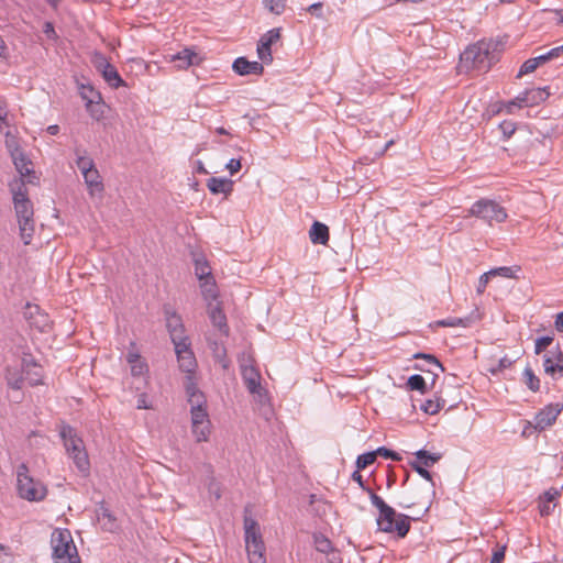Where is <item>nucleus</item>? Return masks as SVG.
<instances>
[{"label": "nucleus", "mask_w": 563, "mask_h": 563, "mask_svg": "<svg viewBox=\"0 0 563 563\" xmlns=\"http://www.w3.org/2000/svg\"><path fill=\"white\" fill-rule=\"evenodd\" d=\"M10 190L12 192L14 211L19 223L20 236L23 243L29 245L31 244L35 231L33 203L27 197V189L22 178L14 179L10 184Z\"/></svg>", "instance_id": "f257e3e1"}, {"label": "nucleus", "mask_w": 563, "mask_h": 563, "mask_svg": "<svg viewBox=\"0 0 563 563\" xmlns=\"http://www.w3.org/2000/svg\"><path fill=\"white\" fill-rule=\"evenodd\" d=\"M496 47L492 41H479L470 45L460 56L462 69L487 71L498 59Z\"/></svg>", "instance_id": "f03ea898"}, {"label": "nucleus", "mask_w": 563, "mask_h": 563, "mask_svg": "<svg viewBox=\"0 0 563 563\" xmlns=\"http://www.w3.org/2000/svg\"><path fill=\"white\" fill-rule=\"evenodd\" d=\"M59 435L68 456L73 460L77 470L84 476H87L90 471V462L82 439L69 424L60 426Z\"/></svg>", "instance_id": "7ed1b4c3"}, {"label": "nucleus", "mask_w": 563, "mask_h": 563, "mask_svg": "<svg viewBox=\"0 0 563 563\" xmlns=\"http://www.w3.org/2000/svg\"><path fill=\"white\" fill-rule=\"evenodd\" d=\"M51 544L54 563H81L70 530H54Z\"/></svg>", "instance_id": "20e7f679"}, {"label": "nucleus", "mask_w": 563, "mask_h": 563, "mask_svg": "<svg viewBox=\"0 0 563 563\" xmlns=\"http://www.w3.org/2000/svg\"><path fill=\"white\" fill-rule=\"evenodd\" d=\"M16 490L18 495L27 501H41L47 495L46 486L30 475L25 463L16 467Z\"/></svg>", "instance_id": "39448f33"}, {"label": "nucleus", "mask_w": 563, "mask_h": 563, "mask_svg": "<svg viewBox=\"0 0 563 563\" xmlns=\"http://www.w3.org/2000/svg\"><path fill=\"white\" fill-rule=\"evenodd\" d=\"M468 214L487 222L489 225L493 222L501 223L508 217L506 209L501 205L486 198L475 201L468 209Z\"/></svg>", "instance_id": "423d86ee"}, {"label": "nucleus", "mask_w": 563, "mask_h": 563, "mask_svg": "<svg viewBox=\"0 0 563 563\" xmlns=\"http://www.w3.org/2000/svg\"><path fill=\"white\" fill-rule=\"evenodd\" d=\"M245 548L250 563H266V547L262 530H244Z\"/></svg>", "instance_id": "0eeeda50"}, {"label": "nucleus", "mask_w": 563, "mask_h": 563, "mask_svg": "<svg viewBox=\"0 0 563 563\" xmlns=\"http://www.w3.org/2000/svg\"><path fill=\"white\" fill-rule=\"evenodd\" d=\"M4 380L7 387L14 391L12 396H8L9 399L15 404H20L24 397L22 393L23 384L25 382L23 364L8 365L4 368Z\"/></svg>", "instance_id": "6e6552de"}, {"label": "nucleus", "mask_w": 563, "mask_h": 563, "mask_svg": "<svg viewBox=\"0 0 563 563\" xmlns=\"http://www.w3.org/2000/svg\"><path fill=\"white\" fill-rule=\"evenodd\" d=\"M399 506L406 511L398 514L397 522L394 528H410L412 523H417L419 521L424 522L423 518L429 512V507L424 505L413 506L410 504L400 503Z\"/></svg>", "instance_id": "1a4fd4ad"}, {"label": "nucleus", "mask_w": 563, "mask_h": 563, "mask_svg": "<svg viewBox=\"0 0 563 563\" xmlns=\"http://www.w3.org/2000/svg\"><path fill=\"white\" fill-rule=\"evenodd\" d=\"M96 68L102 74L103 79L111 88L117 89L119 87L126 86L117 68L101 54L96 55Z\"/></svg>", "instance_id": "9d476101"}, {"label": "nucleus", "mask_w": 563, "mask_h": 563, "mask_svg": "<svg viewBox=\"0 0 563 563\" xmlns=\"http://www.w3.org/2000/svg\"><path fill=\"white\" fill-rule=\"evenodd\" d=\"M369 498L372 505L376 507L379 512L377 517L378 526H380L382 522H386L388 525L386 528H394V526L397 522L398 516L396 510L389 505H387L380 496L376 495L373 492H371Z\"/></svg>", "instance_id": "9b49d317"}, {"label": "nucleus", "mask_w": 563, "mask_h": 563, "mask_svg": "<svg viewBox=\"0 0 563 563\" xmlns=\"http://www.w3.org/2000/svg\"><path fill=\"white\" fill-rule=\"evenodd\" d=\"M280 27H275L265 33L258 41L257 54L264 64L273 60L271 46L280 38Z\"/></svg>", "instance_id": "f8f14e48"}, {"label": "nucleus", "mask_w": 563, "mask_h": 563, "mask_svg": "<svg viewBox=\"0 0 563 563\" xmlns=\"http://www.w3.org/2000/svg\"><path fill=\"white\" fill-rule=\"evenodd\" d=\"M563 409L562 404H550L541 409L534 418V428L542 431L552 426Z\"/></svg>", "instance_id": "ddd939ff"}, {"label": "nucleus", "mask_w": 563, "mask_h": 563, "mask_svg": "<svg viewBox=\"0 0 563 563\" xmlns=\"http://www.w3.org/2000/svg\"><path fill=\"white\" fill-rule=\"evenodd\" d=\"M24 380L30 386H37L43 384V373L41 365L37 364L35 358L31 354H24L22 357Z\"/></svg>", "instance_id": "4468645a"}, {"label": "nucleus", "mask_w": 563, "mask_h": 563, "mask_svg": "<svg viewBox=\"0 0 563 563\" xmlns=\"http://www.w3.org/2000/svg\"><path fill=\"white\" fill-rule=\"evenodd\" d=\"M166 327L174 345L189 341L185 335V328L181 317L176 312L166 311Z\"/></svg>", "instance_id": "2eb2a0df"}, {"label": "nucleus", "mask_w": 563, "mask_h": 563, "mask_svg": "<svg viewBox=\"0 0 563 563\" xmlns=\"http://www.w3.org/2000/svg\"><path fill=\"white\" fill-rule=\"evenodd\" d=\"M179 368L185 373H192L197 367V362L192 351L190 350V342H183L175 345Z\"/></svg>", "instance_id": "dca6fc26"}, {"label": "nucleus", "mask_w": 563, "mask_h": 563, "mask_svg": "<svg viewBox=\"0 0 563 563\" xmlns=\"http://www.w3.org/2000/svg\"><path fill=\"white\" fill-rule=\"evenodd\" d=\"M241 375L247 390L252 395H257L258 397H262L264 389L262 388L261 385V375L258 371L253 365H242Z\"/></svg>", "instance_id": "f3484780"}, {"label": "nucleus", "mask_w": 563, "mask_h": 563, "mask_svg": "<svg viewBox=\"0 0 563 563\" xmlns=\"http://www.w3.org/2000/svg\"><path fill=\"white\" fill-rule=\"evenodd\" d=\"M549 92L547 91V88H533L528 89L523 92H521L517 98L516 101H514L515 104H518L519 107H532L541 101H544L549 97Z\"/></svg>", "instance_id": "a211bd4d"}, {"label": "nucleus", "mask_w": 563, "mask_h": 563, "mask_svg": "<svg viewBox=\"0 0 563 563\" xmlns=\"http://www.w3.org/2000/svg\"><path fill=\"white\" fill-rule=\"evenodd\" d=\"M233 70L241 76L246 75H262L264 73V66L258 62H250L245 57H239L233 62Z\"/></svg>", "instance_id": "6ab92c4d"}, {"label": "nucleus", "mask_w": 563, "mask_h": 563, "mask_svg": "<svg viewBox=\"0 0 563 563\" xmlns=\"http://www.w3.org/2000/svg\"><path fill=\"white\" fill-rule=\"evenodd\" d=\"M208 314L213 327L218 328L221 333L228 335L229 325L227 323V317L223 313L219 302H208Z\"/></svg>", "instance_id": "aec40b11"}, {"label": "nucleus", "mask_w": 563, "mask_h": 563, "mask_svg": "<svg viewBox=\"0 0 563 563\" xmlns=\"http://www.w3.org/2000/svg\"><path fill=\"white\" fill-rule=\"evenodd\" d=\"M561 496V493L556 488H550L539 497V511L541 516L550 515L556 507V500Z\"/></svg>", "instance_id": "412c9836"}, {"label": "nucleus", "mask_w": 563, "mask_h": 563, "mask_svg": "<svg viewBox=\"0 0 563 563\" xmlns=\"http://www.w3.org/2000/svg\"><path fill=\"white\" fill-rule=\"evenodd\" d=\"M198 55L190 48H184L183 51L173 54L168 57L169 62L177 63L178 69H186L191 65L198 64Z\"/></svg>", "instance_id": "4be33fe9"}, {"label": "nucleus", "mask_w": 563, "mask_h": 563, "mask_svg": "<svg viewBox=\"0 0 563 563\" xmlns=\"http://www.w3.org/2000/svg\"><path fill=\"white\" fill-rule=\"evenodd\" d=\"M85 183L88 187L89 195L95 196V194H102L104 190L103 183L101 180V176L96 167L87 172V174L82 175Z\"/></svg>", "instance_id": "5701e85b"}, {"label": "nucleus", "mask_w": 563, "mask_h": 563, "mask_svg": "<svg viewBox=\"0 0 563 563\" xmlns=\"http://www.w3.org/2000/svg\"><path fill=\"white\" fill-rule=\"evenodd\" d=\"M207 187L213 195H230L233 190V181L227 178L211 177L207 180Z\"/></svg>", "instance_id": "b1692460"}, {"label": "nucleus", "mask_w": 563, "mask_h": 563, "mask_svg": "<svg viewBox=\"0 0 563 563\" xmlns=\"http://www.w3.org/2000/svg\"><path fill=\"white\" fill-rule=\"evenodd\" d=\"M313 244H327L329 241V228L319 221H314L309 231Z\"/></svg>", "instance_id": "393cba45"}, {"label": "nucleus", "mask_w": 563, "mask_h": 563, "mask_svg": "<svg viewBox=\"0 0 563 563\" xmlns=\"http://www.w3.org/2000/svg\"><path fill=\"white\" fill-rule=\"evenodd\" d=\"M332 510V506L323 500L322 498L317 497L316 495L310 496V505H309V511L314 515L316 517H319L321 520L330 514Z\"/></svg>", "instance_id": "a878e982"}, {"label": "nucleus", "mask_w": 563, "mask_h": 563, "mask_svg": "<svg viewBox=\"0 0 563 563\" xmlns=\"http://www.w3.org/2000/svg\"><path fill=\"white\" fill-rule=\"evenodd\" d=\"M126 361L131 366V374L133 376H141L147 372V364L142 361L141 355L136 351H130L126 355Z\"/></svg>", "instance_id": "bb28decb"}, {"label": "nucleus", "mask_w": 563, "mask_h": 563, "mask_svg": "<svg viewBox=\"0 0 563 563\" xmlns=\"http://www.w3.org/2000/svg\"><path fill=\"white\" fill-rule=\"evenodd\" d=\"M442 459L441 453H430L426 450H419L415 453V460L420 466L432 467L435 463H438Z\"/></svg>", "instance_id": "cd10ccee"}, {"label": "nucleus", "mask_w": 563, "mask_h": 563, "mask_svg": "<svg viewBox=\"0 0 563 563\" xmlns=\"http://www.w3.org/2000/svg\"><path fill=\"white\" fill-rule=\"evenodd\" d=\"M313 542L317 551L324 554H334L335 548L333 545V542L330 540L328 536H325L321 531H316L313 533Z\"/></svg>", "instance_id": "c85d7f7f"}, {"label": "nucleus", "mask_w": 563, "mask_h": 563, "mask_svg": "<svg viewBox=\"0 0 563 563\" xmlns=\"http://www.w3.org/2000/svg\"><path fill=\"white\" fill-rule=\"evenodd\" d=\"M200 282H201L200 287H201V292H202L203 299L207 302H212V303L218 302L217 301L218 291H217L214 278L211 277V278H207V279H203Z\"/></svg>", "instance_id": "c756f323"}, {"label": "nucleus", "mask_w": 563, "mask_h": 563, "mask_svg": "<svg viewBox=\"0 0 563 563\" xmlns=\"http://www.w3.org/2000/svg\"><path fill=\"white\" fill-rule=\"evenodd\" d=\"M80 96L86 101V108H90V103L100 107L101 95L90 85L80 86Z\"/></svg>", "instance_id": "7c9ffc66"}, {"label": "nucleus", "mask_w": 563, "mask_h": 563, "mask_svg": "<svg viewBox=\"0 0 563 563\" xmlns=\"http://www.w3.org/2000/svg\"><path fill=\"white\" fill-rule=\"evenodd\" d=\"M562 362H563V353L562 352H559L556 363H553L551 357L544 356V362H543L544 372L553 377H555V375L562 376V374H563V363Z\"/></svg>", "instance_id": "2f4dec72"}, {"label": "nucleus", "mask_w": 563, "mask_h": 563, "mask_svg": "<svg viewBox=\"0 0 563 563\" xmlns=\"http://www.w3.org/2000/svg\"><path fill=\"white\" fill-rule=\"evenodd\" d=\"M12 161H13V164L18 170V173L24 177L26 175H29L31 173V169L29 168V165L31 164V162L26 158V156L24 155V153L21 151L19 153H16V155H12Z\"/></svg>", "instance_id": "473e14b6"}, {"label": "nucleus", "mask_w": 563, "mask_h": 563, "mask_svg": "<svg viewBox=\"0 0 563 563\" xmlns=\"http://www.w3.org/2000/svg\"><path fill=\"white\" fill-rule=\"evenodd\" d=\"M195 274L199 280L213 277L211 274V268L205 257L201 256L195 258Z\"/></svg>", "instance_id": "72a5a7b5"}, {"label": "nucleus", "mask_w": 563, "mask_h": 563, "mask_svg": "<svg viewBox=\"0 0 563 563\" xmlns=\"http://www.w3.org/2000/svg\"><path fill=\"white\" fill-rule=\"evenodd\" d=\"M520 271H521L520 266H514V267L501 266V267H496V268L490 269L489 274H492L493 277L500 276L504 278L517 279L518 272H520Z\"/></svg>", "instance_id": "f704fd0d"}, {"label": "nucleus", "mask_w": 563, "mask_h": 563, "mask_svg": "<svg viewBox=\"0 0 563 563\" xmlns=\"http://www.w3.org/2000/svg\"><path fill=\"white\" fill-rule=\"evenodd\" d=\"M523 380L531 391L537 393L540 390V379L534 375L532 368L529 366L523 371Z\"/></svg>", "instance_id": "c9c22d12"}, {"label": "nucleus", "mask_w": 563, "mask_h": 563, "mask_svg": "<svg viewBox=\"0 0 563 563\" xmlns=\"http://www.w3.org/2000/svg\"><path fill=\"white\" fill-rule=\"evenodd\" d=\"M471 323L470 318H457V317H449L446 319L435 321L438 327H463L466 328Z\"/></svg>", "instance_id": "e433bc0d"}, {"label": "nucleus", "mask_w": 563, "mask_h": 563, "mask_svg": "<svg viewBox=\"0 0 563 563\" xmlns=\"http://www.w3.org/2000/svg\"><path fill=\"white\" fill-rule=\"evenodd\" d=\"M190 412L192 427H196V424L210 423L206 407L199 408L195 406L191 408Z\"/></svg>", "instance_id": "4c0bfd02"}, {"label": "nucleus", "mask_w": 563, "mask_h": 563, "mask_svg": "<svg viewBox=\"0 0 563 563\" xmlns=\"http://www.w3.org/2000/svg\"><path fill=\"white\" fill-rule=\"evenodd\" d=\"M445 401L443 399H428L421 405V410L428 415L438 413L444 406Z\"/></svg>", "instance_id": "58836bf2"}, {"label": "nucleus", "mask_w": 563, "mask_h": 563, "mask_svg": "<svg viewBox=\"0 0 563 563\" xmlns=\"http://www.w3.org/2000/svg\"><path fill=\"white\" fill-rule=\"evenodd\" d=\"M407 387L410 390H418L421 394H426L427 390H428L424 378L421 375H419V374L411 375L408 378Z\"/></svg>", "instance_id": "ea45409f"}, {"label": "nucleus", "mask_w": 563, "mask_h": 563, "mask_svg": "<svg viewBox=\"0 0 563 563\" xmlns=\"http://www.w3.org/2000/svg\"><path fill=\"white\" fill-rule=\"evenodd\" d=\"M98 521L102 525H113L115 521V518L111 514L110 509L104 505L101 504L98 509L96 510Z\"/></svg>", "instance_id": "a19ab883"}, {"label": "nucleus", "mask_w": 563, "mask_h": 563, "mask_svg": "<svg viewBox=\"0 0 563 563\" xmlns=\"http://www.w3.org/2000/svg\"><path fill=\"white\" fill-rule=\"evenodd\" d=\"M286 1L287 0H263V4L269 12L280 15L285 11Z\"/></svg>", "instance_id": "79ce46f5"}, {"label": "nucleus", "mask_w": 563, "mask_h": 563, "mask_svg": "<svg viewBox=\"0 0 563 563\" xmlns=\"http://www.w3.org/2000/svg\"><path fill=\"white\" fill-rule=\"evenodd\" d=\"M376 456L377 455L375 451L358 455L356 459V467L358 470L366 468L367 466L372 465L375 462Z\"/></svg>", "instance_id": "37998d69"}, {"label": "nucleus", "mask_w": 563, "mask_h": 563, "mask_svg": "<svg viewBox=\"0 0 563 563\" xmlns=\"http://www.w3.org/2000/svg\"><path fill=\"white\" fill-rule=\"evenodd\" d=\"M192 432L198 442L208 441L210 434V423L196 424V427H192Z\"/></svg>", "instance_id": "c03bdc74"}, {"label": "nucleus", "mask_w": 563, "mask_h": 563, "mask_svg": "<svg viewBox=\"0 0 563 563\" xmlns=\"http://www.w3.org/2000/svg\"><path fill=\"white\" fill-rule=\"evenodd\" d=\"M76 165L82 175L87 174V172L96 167L93 161L85 155H79L77 157Z\"/></svg>", "instance_id": "a18cd8bd"}, {"label": "nucleus", "mask_w": 563, "mask_h": 563, "mask_svg": "<svg viewBox=\"0 0 563 563\" xmlns=\"http://www.w3.org/2000/svg\"><path fill=\"white\" fill-rule=\"evenodd\" d=\"M539 67L538 62L534 58L527 59L520 67L517 77H522L523 75L530 74L534 71Z\"/></svg>", "instance_id": "49530a36"}, {"label": "nucleus", "mask_w": 563, "mask_h": 563, "mask_svg": "<svg viewBox=\"0 0 563 563\" xmlns=\"http://www.w3.org/2000/svg\"><path fill=\"white\" fill-rule=\"evenodd\" d=\"M5 146L11 156L21 152L16 139L10 132H7L5 134Z\"/></svg>", "instance_id": "de8ad7c7"}, {"label": "nucleus", "mask_w": 563, "mask_h": 563, "mask_svg": "<svg viewBox=\"0 0 563 563\" xmlns=\"http://www.w3.org/2000/svg\"><path fill=\"white\" fill-rule=\"evenodd\" d=\"M188 401L191 405V408H194L195 406L202 408V407H206V404H207L206 397H205L203 393H201V391L192 393L188 397Z\"/></svg>", "instance_id": "09e8293b"}, {"label": "nucleus", "mask_w": 563, "mask_h": 563, "mask_svg": "<svg viewBox=\"0 0 563 563\" xmlns=\"http://www.w3.org/2000/svg\"><path fill=\"white\" fill-rule=\"evenodd\" d=\"M413 358L426 360L429 364H432V365L437 366L441 372H444V367L442 366V364L438 361V358L434 355L426 354V353H416L413 355Z\"/></svg>", "instance_id": "8fccbe9b"}, {"label": "nucleus", "mask_w": 563, "mask_h": 563, "mask_svg": "<svg viewBox=\"0 0 563 563\" xmlns=\"http://www.w3.org/2000/svg\"><path fill=\"white\" fill-rule=\"evenodd\" d=\"M409 465L411 466L412 470H415L421 477H423L424 479L432 482V474L428 471V467H424V466H420L419 464H417L416 462H412V461H409Z\"/></svg>", "instance_id": "3c124183"}, {"label": "nucleus", "mask_w": 563, "mask_h": 563, "mask_svg": "<svg viewBox=\"0 0 563 563\" xmlns=\"http://www.w3.org/2000/svg\"><path fill=\"white\" fill-rule=\"evenodd\" d=\"M553 342V336L547 335L538 338L536 341V354H540L544 349H547Z\"/></svg>", "instance_id": "603ef678"}, {"label": "nucleus", "mask_w": 563, "mask_h": 563, "mask_svg": "<svg viewBox=\"0 0 563 563\" xmlns=\"http://www.w3.org/2000/svg\"><path fill=\"white\" fill-rule=\"evenodd\" d=\"M375 452H376V455L383 456L385 459H391L394 461L401 460L400 455L397 452L389 450L385 446L378 448Z\"/></svg>", "instance_id": "864d4df0"}, {"label": "nucleus", "mask_w": 563, "mask_h": 563, "mask_svg": "<svg viewBox=\"0 0 563 563\" xmlns=\"http://www.w3.org/2000/svg\"><path fill=\"white\" fill-rule=\"evenodd\" d=\"M499 129L506 139H509L516 131L515 123L511 121H504L500 123Z\"/></svg>", "instance_id": "5fc2aeb1"}, {"label": "nucleus", "mask_w": 563, "mask_h": 563, "mask_svg": "<svg viewBox=\"0 0 563 563\" xmlns=\"http://www.w3.org/2000/svg\"><path fill=\"white\" fill-rule=\"evenodd\" d=\"M506 549H507L506 545L498 547L493 552V555H492V559H490V563H503V561L505 560Z\"/></svg>", "instance_id": "6e6d98bb"}, {"label": "nucleus", "mask_w": 563, "mask_h": 563, "mask_svg": "<svg viewBox=\"0 0 563 563\" xmlns=\"http://www.w3.org/2000/svg\"><path fill=\"white\" fill-rule=\"evenodd\" d=\"M208 492L210 495L214 496V499L218 500L221 498V489L220 484L216 482L214 478H211L208 485Z\"/></svg>", "instance_id": "4d7b16f0"}, {"label": "nucleus", "mask_w": 563, "mask_h": 563, "mask_svg": "<svg viewBox=\"0 0 563 563\" xmlns=\"http://www.w3.org/2000/svg\"><path fill=\"white\" fill-rule=\"evenodd\" d=\"M511 365H512V361H511L509 357L504 356V357H501V358L498 361V365H497V367L492 368V369H490V372H492L493 374H496V373H498V372L504 371L505 368L510 367Z\"/></svg>", "instance_id": "13d9d810"}, {"label": "nucleus", "mask_w": 563, "mask_h": 563, "mask_svg": "<svg viewBox=\"0 0 563 563\" xmlns=\"http://www.w3.org/2000/svg\"><path fill=\"white\" fill-rule=\"evenodd\" d=\"M493 277L492 274H489V271L484 273L478 280L477 285V294H483L485 291V288L489 282V278Z\"/></svg>", "instance_id": "bf43d9fd"}, {"label": "nucleus", "mask_w": 563, "mask_h": 563, "mask_svg": "<svg viewBox=\"0 0 563 563\" xmlns=\"http://www.w3.org/2000/svg\"><path fill=\"white\" fill-rule=\"evenodd\" d=\"M87 111L96 120H100L103 117L101 103H100V107H97L96 103H90V108H87Z\"/></svg>", "instance_id": "052dcab7"}, {"label": "nucleus", "mask_w": 563, "mask_h": 563, "mask_svg": "<svg viewBox=\"0 0 563 563\" xmlns=\"http://www.w3.org/2000/svg\"><path fill=\"white\" fill-rule=\"evenodd\" d=\"M136 408L137 409H151L152 405L147 400V395L145 393L139 395L137 401H136Z\"/></svg>", "instance_id": "680f3d73"}, {"label": "nucleus", "mask_w": 563, "mask_h": 563, "mask_svg": "<svg viewBox=\"0 0 563 563\" xmlns=\"http://www.w3.org/2000/svg\"><path fill=\"white\" fill-rule=\"evenodd\" d=\"M225 167L231 175H234L241 169V159L231 158Z\"/></svg>", "instance_id": "e2e57ef3"}, {"label": "nucleus", "mask_w": 563, "mask_h": 563, "mask_svg": "<svg viewBox=\"0 0 563 563\" xmlns=\"http://www.w3.org/2000/svg\"><path fill=\"white\" fill-rule=\"evenodd\" d=\"M307 10L312 15H316L317 18H322V3L321 2L311 4Z\"/></svg>", "instance_id": "0e129e2a"}, {"label": "nucleus", "mask_w": 563, "mask_h": 563, "mask_svg": "<svg viewBox=\"0 0 563 563\" xmlns=\"http://www.w3.org/2000/svg\"><path fill=\"white\" fill-rule=\"evenodd\" d=\"M8 110L4 100L0 98V123H3L7 119Z\"/></svg>", "instance_id": "69168bd1"}, {"label": "nucleus", "mask_w": 563, "mask_h": 563, "mask_svg": "<svg viewBox=\"0 0 563 563\" xmlns=\"http://www.w3.org/2000/svg\"><path fill=\"white\" fill-rule=\"evenodd\" d=\"M563 53V45L554 47L548 52L551 60L559 57Z\"/></svg>", "instance_id": "338daca9"}, {"label": "nucleus", "mask_w": 563, "mask_h": 563, "mask_svg": "<svg viewBox=\"0 0 563 563\" xmlns=\"http://www.w3.org/2000/svg\"><path fill=\"white\" fill-rule=\"evenodd\" d=\"M554 325L559 332H563V311L556 314Z\"/></svg>", "instance_id": "774afa93"}]
</instances>
